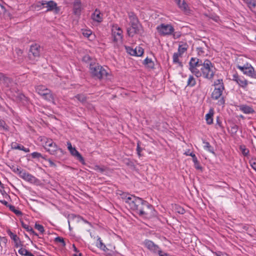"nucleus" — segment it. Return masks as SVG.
<instances>
[{"label": "nucleus", "mask_w": 256, "mask_h": 256, "mask_svg": "<svg viewBox=\"0 0 256 256\" xmlns=\"http://www.w3.org/2000/svg\"><path fill=\"white\" fill-rule=\"evenodd\" d=\"M236 67L238 69L240 70L244 74L252 78H256V72L250 64L246 63L242 66L238 64Z\"/></svg>", "instance_id": "nucleus-8"}, {"label": "nucleus", "mask_w": 256, "mask_h": 256, "mask_svg": "<svg viewBox=\"0 0 256 256\" xmlns=\"http://www.w3.org/2000/svg\"><path fill=\"white\" fill-rule=\"evenodd\" d=\"M216 256H228V255L225 253H223L221 252H216Z\"/></svg>", "instance_id": "nucleus-63"}, {"label": "nucleus", "mask_w": 256, "mask_h": 256, "mask_svg": "<svg viewBox=\"0 0 256 256\" xmlns=\"http://www.w3.org/2000/svg\"><path fill=\"white\" fill-rule=\"evenodd\" d=\"M94 170L97 171H99L100 172H103L106 170V168L104 166L100 167L98 165H96L94 166Z\"/></svg>", "instance_id": "nucleus-50"}, {"label": "nucleus", "mask_w": 256, "mask_h": 256, "mask_svg": "<svg viewBox=\"0 0 256 256\" xmlns=\"http://www.w3.org/2000/svg\"><path fill=\"white\" fill-rule=\"evenodd\" d=\"M22 227L24 228L27 232H30V234H34L36 236H38L37 234L35 232L33 228L28 224H25L24 222H21Z\"/></svg>", "instance_id": "nucleus-26"}, {"label": "nucleus", "mask_w": 256, "mask_h": 256, "mask_svg": "<svg viewBox=\"0 0 256 256\" xmlns=\"http://www.w3.org/2000/svg\"><path fill=\"white\" fill-rule=\"evenodd\" d=\"M19 150H22L26 152H30V149L28 148H26L23 146L21 145L20 146V148L18 149Z\"/></svg>", "instance_id": "nucleus-60"}, {"label": "nucleus", "mask_w": 256, "mask_h": 256, "mask_svg": "<svg viewBox=\"0 0 256 256\" xmlns=\"http://www.w3.org/2000/svg\"><path fill=\"white\" fill-rule=\"evenodd\" d=\"M43 8H46V11L52 10L57 8V4L52 0H42L40 2Z\"/></svg>", "instance_id": "nucleus-16"}, {"label": "nucleus", "mask_w": 256, "mask_h": 256, "mask_svg": "<svg viewBox=\"0 0 256 256\" xmlns=\"http://www.w3.org/2000/svg\"><path fill=\"white\" fill-rule=\"evenodd\" d=\"M90 70L92 76L98 80L106 78L108 74V72L106 68L94 62H91L90 64Z\"/></svg>", "instance_id": "nucleus-2"}, {"label": "nucleus", "mask_w": 256, "mask_h": 256, "mask_svg": "<svg viewBox=\"0 0 256 256\" xmlns=\"http://www.w3.org/2000/svg\"><path fill=\"white\" fill-rule=\"evenodd\" d=\"M204 148L205 149H206L209 152L214 153V148L208 142H204Z\"/></svg>", "instance_id": "nucleus-39"}, {"label": "nucleus", "mask_w": 256, "mask_h": 256, "mask_svg": "<svg viewBox=\"0 0 256 256\" xmlns=\"http://www.w3.org/2000/svg\"><path fill=\"white\" fill-rule=\"evenodd\" d=\"M47 161L49 162L50 166L51 167L56 168V165L50 159H48Z\"/></svg>", "instance_id": "nucleus-61"}, {"label": "nucleus", "mask_w": 256, "mask_h": 256, "mask_svg": "<svg viewBox=\"0 0 256 256\" xmlns=\"http://www.w3.org/2000/svg\"><path fill=\"white\" fill-rule=\"evenodd\" d=\"M72 155L74 156L77 160H78L83 165L86 164L85 160L84 158L81 155V154L74 148L70 151Z\"/></svg>", "instance_id": "nucleus-19"}, {"label": "nucleus", "mask_w": 256, "mask_h": 256, "mask_svg": "<svg viewBox=\"0 0 256 256\" xmlns=\"http://www.w3.org/2000/svg\"><path fill=\"white\" fill-rule=\"evenodd\" d=\"M92 32L90 30H82V34L84 37L88 38L92 35Z\"/></svg>", "instance_id": "nucleus-45"}, {"label": "nucleus", "mask_w": 256, "mask_h": 256, "mask_svg": "<svg viewBox=\"0 0 256 256\" xmlns=\"http://www.w3.org/2000/svg\"><path fill=\"white\" fill-rule=\"evenodd\" d=\"M41 49L40 46L37 44L31 45L29 50V57L34 58H39L40 54Z\"/></svg>", "instance_id": "nucleus-13"}, {"label": "nucleus", "mask_w": 256, "mask_h": 256, "mask_svg": "<svg viewBox=\"0 0 256 256\" xmlns=\"http://www.w3.org/2000/svg\"><path fill=\"white\" fill-rule=\"evenodd\" d=\"M10 81V78L6 76L4 74L0 72V82H8Z\"/></svg>", "instance_id": "nucleus-41"}, {"label": "nucleus", "mask_w": 256, "mask_h": 256, "mask_svg": "<svg viewBox=\"0 0 256 256\" xmlns=\"http://www.w3.org/2000/svg\"><path fill=\"white\" fill-rule=\"evenodd\" d=\"M128 16L130 20V23L139 24L140 21L136 15L132 12H128Z\"/></svg>", "instance_id": "nucleus-23"}, {"label": "nucleus", "mask_w": 256, "mask_h": 256, "mask_svg": "<svg viewBox=\"0 0 256 256\" xmlns=\"http://www.w3.org/2000/svg\"><path fill=\"white\" fill-rule=\"evenodd\" d=\"M0 192L6 198L7 196L9 197V196L6 194V192L4 190V188H1V189L0 190Z\"/></svg>", "instance_id": "nucleus-59"}, {"label": "nucleus", "mask_w": 256, "mask_h": 256, "mask_svg": "<svg viewBox=\"0 0 256 256\" xmlns=\"http://www.w3.org/2000/svg\"><path fill=\"white\" fill-rule=\"evenodd\" d=\"M20 144H17L16 142H13L11 144L12 148V149L18 150L20 148Z\"/></svg>", "instance_id": "nucleus-54"}, {"label": "nucleus", "mask_w": 256, "mask_h": 256, "mask_svg": "<svg viewBox=\"0 0 256 256\" xmlns=\"http://www.w3.org/2000/svg\"><path fill=\"white\" fill-rule=\"evenodd\" d=\"M188 48V44L186 42H183L182 44L179 45L177 53H178L179 55L182 56V54L187 50Z\"/></svg>", "instance_id": "nucleus-24"}, {"label": "nucleus", "mask_w": 256, "mask_h": 256, "mask_svg": "<svg viewBox=\"0 0 256 256\" xmlns=\"http://www.w3.org/2000/svg\"><path fill=\"white\" fill-rule=\"evenodd\" d=\"M156 30L162 36H170L174 32V28L172 24H161L157 26Z\"/></svg>", "instance_id": "nucleus-6"}, {"label": "nucleus", "mask_w": 256, "mask_h": 256, "mask_svg": "<svg viewBox=\"0 0 256 256\" xmlns=\"http://www.w3.org/2000/svg\"><path fill=\"white\" fill-rule=\"evenodd\" d=\"M192 158V161L194 163V167L197 170H202V168L200 166L198 160L195 154H189Z\"/></svg>", "instance_id": "nucleus-27"}, {"label": "nucleus", "mask_w": 256, "mask_h": 256, "mask_svg": "<svg viewBox=\"0 0 256 256\" xmlns=\"http://www.w3.org/2000/svg\"><path fill=\"white\" fill-rule=\"evenodd\" d=\"M0 242H2V243L6 244V243H7V238H6V237H1L0 236Z\"/></svg>", "instance_id": "nucleus-64"}, {"label": "nucleus", "mask_w": 256, "mask_h": 256, "mask_svg": "<svg viewBox=\"0 0 256 256\" xmlns=\"http://www.w3.org/2000/svg\"><path fill=\"white\" fill-rule=\"evenodd\" d=\"M20 177L23 180L30 182H34L36 181V180L34 176L27 172L25 170L20 172Z\"/></svg>", "instance_id": "nucleus-18"}, {"label": "nucleus", "mask_w": 256, "mask_h": 256, "mask_svg": "<svg viewBox=\"0 0 256 256\" xmlns=\"http://www.w3.org/2000/svg\"><path fill=\"white\" fill-rule=\"evenodd\" d=\"M203 62L197 58H192L189 62V70L196 76L200 74L199 68L202 67Z\"/></svg>", "instance_id": "nucleus-4"}, {"label": "nucleus", "mask_w": 256, "mask_h": 256, "mask_svg": "<svg viewBox=\"0 0 256 256\" xmlns=\"http://www.w3.org/2000/svg\"><path fill=\"white\" fill-rule=\"evenodd\" d=\"M176 209L177 212L180 214H183L185 212V210L180 206H178Z\"/></svg>", "instance_id": "nucleus-58"}, {"label": "nucleus", "mask_w": 256, "mask_h": 256, "mask_svg": "<svg viewBox=\"0 0 256 256\" xmlns=\"http://www.w3.org/2000/svg\"><path fill=\"white\" fill-rule=\"evenodd\" d=\"M96 246L98 248H100V249L106 250V249H107L106 246L104 244V243L102 242V240H101L100 238H99L97 240L96 242Z\"/></svg>", "instance_id": "nucleus-33"}, {"label": "nucleus", "mask_w": 256, "mask_h": 256, "mask_svg": "<svg viewBox=\"0 0 256 256\" xmlns=\"http://www.w3.org/2000/svg\"><path fill=\"white\" fill-rule=\"evenodd\" d=\"M216 69L214 64L208 60H205L203 62V65L200 68V74L197 76V78L202 76L208 80H212Z\"/></svg>", "instance_id": "nucleus-1"}, {"label": "nucleus", "mask_w": 256, "mask_h": 256, "mask_svg": "<svg viewBox=\"0 0 256 256\" xmlns=\"http://www.w3.org/2000/svg\"><path fill=\"white\" fill-rule=\"evenodd\" d=\"M112 36L114 38V41L117 42L121 41L123 38L122 30L117 25H113L112 28Z\"/></svg>", "instance_id": "nucleus-12"}, {"label": "nucleus", "mask_w": 256, "mask_h": 256, "mask_svg": "<svg viewBox=\"0 0 256 256\" xmlns=\"http://www.w3.org/2000/svg\"><path fill=\"white\" fill-rule=\"evenodd\" d=\"M82 9V0H74L73 2V13L75 15L80 16Z\"/></svg>", "instance_id": "nucleus-17"}, {"label": "nucleus", "mask_w": 256, "mask_h": 256, "mask_svg": "<svg viewBox=\"0 0 256 256\" xmlns=\"http://www.w3.org/2000/svg\"><path fill=\"white\" fill-rule=\"evenodd\" d=\"M2 2H0V14L2 13H5L6 11V8L4 6V4H5L2 0H0Z\"/></svg>", "instance_id": "nucleus-46"}, {"label": "nucleus", "mask_w": 256, "mask_h": 256, "mask_svg": "<svg viewBox=\"0 0 256 256\" xmlns=\"http://www.w3.org/2000/svg\"><path fill=\"white\" fill-rule=\"evenodd\" d=\"M176 2L181 10L184 11L186 10L187 4L184 0H177Z\"/></svg>", "instance_id": "nucleus-28"}, {"label": "nucleus", "mask_w": 256, "mask_h": 256, "mask_svg": "<svg viewBox=\"0 0 256 256\" xmlns=\"http://www.w3.org/2000/svg\"><path fill=\"white\" fill-rule=\"evenodd\" d=\"M44 147L46 150L52 155H54L58 150H60L61 152H63L62 149L58 148L56 144L51 139L47 140Z\"/></svg>", "instance_id": "nucleus-9"}, {"label": "nucleus", "mask_w": 256, "mask_h": 256, "mask_svg": "<svg viewBox=\"0 0 256 256\" xmlns=\"http://www.w3.org/2000/svg\"><path fill=\"white\" fill-rule=\"evenodd\" d=\"M31 156L33 158H39L41 157H42V154L38 152H34L31 154Z\"/></svg>", "instance_id": "nucleus-48"}, {"label": "nucleus", "mask_w": 256, "mask_h": 256, "mask_svg": "<svg viewBox=\"0 0 256 256\" xmlns=\"http://www.w3.org/2000/svg\"><path fill=\"white\" fill-rule=\"evenodd\" d=\"M75 98L82 103L86 102V97L83 94H78L75 96Z\"/></svg>", "instance_id": "nucleus-35"}, {"label": "nucleus", "mask_w": 256, "mask_h": 256, "mask_svg": "<svg viewBox=\"0 0 256 256\" xmlns=\"http://www.w3.org/2000/svg\"><path fill=\"white\" fill-rule=\"evenodd\" d=\"M232 80L236 82L239 86L246 89L248 85V80L242 76H239L237 73L233 74Z\"/></svg>", "instance_id": "nucleus-14"}, {"label": "nucleus", "mask_w": 256, "mask_h": 256, "mask_svg": "<svg viewBox=\"0 0 256 256\" xmlns=\"http://www.w3.org/2000/svg\"><path fill=\"white\" fill-rule=\"evenodd\" d=\"M240 150L242 152L244 156H248L249 154V150L246 148L244 145H241L240 146Z\"/></svg>", "instance_id": "nucleus-34"}, {"label": "nucleus", "mask_w": 256, "mask_h": 256, "mask_svg": "<svg viewBox=\"0 0 256 256\" xmlns=\"http://www.w3.org/2000/svg\"><path fill=\"white\" fill-rule=\"evenodd\" d=\"M10 210L14 212L16 216H20L22 215V212L16 209L14 206L11 205L9 208Z\"/></svg>", "instance_id": "nucleus-37"}, {"label": "nucleus", "mask_w": 256, "mask_h": 256, "mask_svg": "<svg viewBox=\"0 0 256 256\" xmlns=\"http://www.w3.org/2000/svg\"><path fill=\"white\" fill-rule=\"evenodd\" d=\"M0 128L5 131L8 130V126L3 120H0Z\"/></svg>", "instance_id": "nucleus-38"}, {"label": "nucleus", "mask_w": 256, "mask_h": 256, "mask_svg": "<svg viewBox=\"0 0 256 256\" xmlns=\"http://www.w3.org/2000/svg\"><path fill=\"white\" fill-rule=\"evenodd\" d=\"M54 241L56 242L60 243L62 246H66V243L64 240V238H62V237L58 236V237L56 238Z\"/></svg>", "instance_id": "nucleus-43"}, {"label": "nucleus", "mask_w": 256, "mask_h": 256, "mask_svg": "<svg viewBox=\"0 0 256 256\" xmlns=\"http://www.w3.org/2000/svg\"><path fill=\"white\" fill-rule=\"evenodd\" d=\"M142 151V148L140 146V142L138 141L137 142L136 152H137V154L139 156H141L140 152Z\"/></svg>", "instance_id": "nucleus-53"}, {"label": "nucleus", "mask_w": 256, "mask_h": 256, "mask_svg": "<svg viewBox=\"0 0 256 256\" xmlns=\"http://www.w3.org/2000/svg\"><path fill=\"white\" fill-rule=\"evenodd\" d=\"M196 84V80L192 75H190L188 80L186 86L193 87Z\"/></svg>", "instance_id": "nucleus-25"}, {"label": "nucleus", "mask_w": 256, "mask_h": 256, "mask_svg": "<svg viewBox=\"0 0 256 256\" xmlns=\"http://www.w3.org/2000/svg\"><path fill=\"white\" fill-rule=\"evenodd\" d=\"M210 19L216 22H218L220 20V18L216 15L215 14H210L208 16Z\"/></svg>", "instance_id": "nucleus-49"}, {"label": "nucleus", "mask_w": 256, "mask_h": 256, "mask_svg": "<svg viewBox=\"0 0 256 256\" xmlns=\"http://www.w3.org/2000/svg\"><path fill=\"white\" fill-rule=\"evenodd\" d=\"M172 37L174 39H176L179 38L181 34L180 32H173V34H172Z\"/></svg>", "instance_id": "nucleus-57"}, {"label": "nucleus", "mask_w": 256, "mask_h": 256, "mask_svg": "<svg viewBox=\"0 0 256 256\" xmlns=\"http://www.w3.org/2000/svg\"><path fill=\"white\" fill-rule=\"evenodd\" d=\"M34 228L42 234L44 231V226L41 224L36 223L35 224Z\"/></svg>", "instance_id": "nucleus-44"}, {"label": "nucleus", "mask_w": 256, "mask_h": 256, "mask_svg": "<svg viewBox=\"0 0 256 256\" xmlns=\"http://www.w3.org/2000/svg\"><path fill=\"white\" fill-rule=\"evenodd\" d=\"M136 56H140L144 54V49L140 46H136Z\"/></svg>", "instance_id": "nucleus-40"}, {"label": "nucleus", "mask_w": 256, "mask_h": 256, "mask_svg": "<svg viewBox=\"0 0 256 256\" xmlns=\"http://www.w3.org/2000/svg\"><path fill=\"white\" fill-rule=\"evenodd\" d=\"M144 64L147 66V67L150 68H154V63L152 61V59L148 58H146L144 62Z\"/></svg>", "instance_id": "nucleus-30"}, {"label": "nucleus", "mask_w": 256, "mask_h": 256, "mask_svg": "<svg viewBox=\"0 0 256 256\" xmlns=\"http://www.w3.org/2000/svg\"><path fill=\"white\" fill-rule=\"evenodd\" d=\"M154 208L148 202L145 203L144 206L138 214L142 217L149 218L154 215Z\"/></svg>", "instance_id": "nucleus-7"}, {"label": "nucleus", "mask_w": 256, "mask_h": 256, "mask_svg": "<svg viewBox=\"0 0 256 256\" xmlns=\"http://www.w3.org/2000/svg\"><path fill=\"white\" fill-rule=\"evenodd\" d=\"M126 48L127 52L130 54L131 56H136V48L133 49L131 47H130V46L126 47Z\"/></svg>", "instance_id": "nucleus-42"}, {"label": "nucleus", "mask_w": 256, "mask_h": 256, "mask_svg": "<svg viewBox=\"0 0 256 256\" xmlns=\"http://www.w3.org/2000/svg\"><path fill=\"white\" fill-rule=\"evenodd\" d=\"M8 234L11 239L14 241L16 246H19L22 245L21 242L16 234L10 231L8 232Z\"/></svg>", "instance_id": "nucleus-22"}, {"label": "nucleus", "mask_w": 256, "mask_h": 256, "mask_svg": "<svg viewBox=\"0 0 256 256\" xmlns=\"http://www.w3.org/2000/svg\"><path fill=\"white\" fill-rule=\"evenodd\" d=\"M28 251L26 250V248H21L19 250H18V253L22 255V256H26L28 253Z\"/></svg>", "instance_id": "nucleus-47"}, {"label": "nucleus", "mask_w": 256, "mask_h": 256, "mask_svg": "<svg viewBox=\"0 0 256 256\" xmlns=\"http://www.w3.org/2000/svg\"><path fill=\"white\" fill-rule=\"evenodd\" d=\"M124 162H125L126 164L128 166H129L130 167H132L134 166V163L133 162H132V160H130L129 159L126 160H124Z\"/></svg>", "instance_id": "nucleus-55"}, {"label": "nucleus", "mask_w": 256, "mask_h": 256, "mask_svg": "<svg viewBox=\"0 0 256 256\" xmlns=\"http://www.w3.org/2000/svg\"><path fill=\"white\" fill-rule=\"evenodd\" d=\"M238 126L237 125H234L231 128L232 133L236 134L238 130Z\"/></svg>", "instance_id": "nucleus-56"}, {"label": "nucleus", "mask_w": 256, "mask_h": 256, "mask_svg": "<svg viewBox=\"0 0 256 256\" xmlns=\"http://www.w3.org/2000/svg\"><path fill=\"white\" fill-rule=\"evenodd\" d=\"M180 56H182L181 55H179L178 53L174 52L173 54L172 59H173V62L174 64L178 63L179 65V66L182 67V64L181 62L180 61L178 58Z\"/></svg>", "instance_id": "nucleus-29"}, {"label": "nucleus", "mask_w": 256, "mask_h": 256, "mask_svg": "<svg viewBox=\"0 0 256 256\" xmlns=\"http://www.w3.org/2000/svg\"><path fill=\"white\" fill-rule=\"evenodd\" d=\"M239 110L246 114H253L254 110L252 106L246 104H242L238 106Z\"/></svg>", "instance_id": "nucleus-20"}, {"label": "nucleus", "mask_w": 256, "mask_h": 256, "mask_svg": "<svg viewBox=\"0 0 256 256\" xmlns=\"http://www.w3.org/2000/svg\"><path fill=\"white\" fill-rule=\"evenodd\" d=\"M122 198L129 204L130 208L136 212L141 202H143V199L134 195L124 194Z\"/></svg>", "instance_id": "nucleus-3"}, {"label": "nucleus", "mask_w": 256, "mask_h": 256, "mask_svg": "<svg viewBox=\"0 0 256 256\" xmlns=\"http://www.w3.org/2000/svg\"><path fill=\"white\" fill-rule=\"evenodd\" d=\"M224 90V88H223V87H222V88L216 87L212 93L211 98L212 99L216 100L220 98L218 102L219 105L224 104V100L223 97H222Z\"/></svg>", "instance_id": "nucleus-10"}, {"label": "nucleus", "mask_w": 256, "mask_h": 256, "mask_svg": "<svg viewBox=\"0 0 256 256\" xmlns=\"http://www.w3.org/2000/svg\"><path fill=\"white\" fill-rule=\"evenodd\" d=\"M214 87L220 88L223 87L224 88V84L223 82L222 79H218L214 82Z\"/></svg>", "instance_id": "nucleus-32"}, {"label": "nucleus", "mask_w": 256, "mask_h": 256, "mask_svg": "<svg viewBox=\"0 0 256 256\" xmlns=\"http://www.w3.org/2000/svg\"><path fill=\"white\" fill-rule=\"evenodd\" d=\"M144 244L149 250L154 254H160L162 253L160 248L157 244H155L152 241L149 240H145L144 242Z\"/></svg>", "instance_id": "nucleus-11"}, {"label": "nucleus", "mask_w": 256, "mask_h": 256, "mask_svg": "<svg viewBox=\"0 0 256 256\" xmlns=\"http://www.w3.org/2000/svg\"><path fill=\"white\" fill-rule=\"evenodd\" d=\"M130 26L127 28V34L129 36L133 37L136 34L139 32L140 26H141L140 22L130 23Z\"/></svg>", "instance_id": "nucleus-15"}, {"label": "nucleus", "mask_w": 256, "mask_h": 256, "mask_svg": "<svg viewBox=\"0 0 256 256\" xmlns=\"http://www.w3.org/2000/svg\"><path fill=\"white\" fill-rule=\"evenodd\" d=\"M92 18L94 21L100 22L102 21V14L100 11L96 9L92 16Z\"/></svg>", "instance_id": "nucleus-21"}, {"label": "nucleus", "mask_w": 256, "mask_h": 256, "mask_svg": "<svg viewBox=\"0 0 256 256\" xmlns=\"http://www.w3.org/2000/svg\"><path fill=\"white\" fill-rule=\"evenodd\" d=\"M36 90L44 99L49 102H52L54 100L51 90L47 88L44 86L39 85L36 86Z\"/></svg>", "instance_id": "nucleus-5"}, {"label": "nucleus", "mask_w": 256, "mask_h": 256, "mask_svg": "<svg viewBox=\"0 0 256 256\" xmlns=\"http://www.w3.org/2000/svg\"><path fill=\"white\" fill-rule=\"evenodd\" d=\"M250 163L252 168L256 171V158H252L250 160Z\"/></svg>", "instance_id": "nucleus-52"}, {"label": "nucleus", "mask_w": 256, "mask_h": 256, "mask_svg": "<svg viewBox=\"0 0 256 256\" xmlns=\"http://www.w3.org/2000/svg\"><path fill=\"white\" fill-rule=\"evenodd\" d=\"M204 48L202 47V46H200V47H198L196 48V50L199 56H204L205 55H206V52L204 50Z\"/></svg>", "instance_id": "nucleus-36"}, {"label": "nucleus", "mask_w": 256, "mask_h": 256, "mask_svg": "<svg viewBox=\"0 0 256 256\" xmlns=\"http://www.w3.org/2000/svg\"><path fill=\"white\" fill-rule=\"evenodd\" d=\"M147 202H148L143 200V202H141L140 204L139 205V206H138V208H137V209L135 212L138 214L140 210L142 208L144 207V204H145V203H147Z\"/></svg>", "instance_id": "nucleus-51"}, {"label": "nucleus", "mask_w": 256, "mask_h": 256, "mask_svg": "<svg viewBox=\"0 0 256 256\" xmlns=\"http://www.w3.org/2000/svg\"><path fill=\"white\" fill-rule=\"evenodd\" d=\"M0 202L2 204H3L5 206H6V207H8V208H10V206H11V204H8V203L5 200H0Z\"/></svg>", "instance_id": "nucleus-62"}, {"label": "nucleus", "mask_w": 256, "mask_h": 256, "mask_svg": "<svg viewBox=\"0 0 256 256\" xmlns=\"http://www.w3.org/2000/svg\"><path fill=\"white\" fill-rule=\"evenodd\" d=\"M213 112H210L208 114H207L206 116V123L208 124H211L213 122Z\"/></svg>", "instance_id": "nucleus-31"}]
</instances>
